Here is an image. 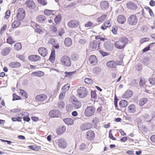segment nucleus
I'll return each mask as SVG.
<instances>
[{"instance_id":"nucleus-17","label":"nucleus","mask_w":155,"mask_h":155,"mask_svg":"<svg viewBox=\"0 0 155 155\" xmlns=\"http://www.w3.org/2000/svg\"><path fill=\"white\" fill-rule=\"evenodd\" d=\"M11 51V48L10 47H6L2 49L1 52V55L2 56H5L8 55Z\"/></svg>"},{"instance_id":"nucleus-16","label":"nucleus","mask_w":155,"mask_h":155,"mask_svg":"<svg viewBox=\"0 0 155 155\" xmlns=\"http://www.w3.org/2000/svg\"><path fill=\"white\" fill-rule=\"evenodd\" d=\"M74 107L76 109H78L80 108L81 106V102L78 100L74 99L72 103Z\"/></svg>"},{"instance_id":"nucleus-54","label":"nucleus","mask_w":155,"mask_h":155,"mask_svg":"<svg viewBox=\"0 0 155 155\" xmlns=\"http://www.w3.org/2000/svg\"><path fill=\"white\" fill-rule=\"evenodd\" d=\"M48 43L50 44L54 45L55 43V41L54 39L51 38L48 40Z\"/></svg>"},{"instance_id":"nucleus-14","label":"nucleus","mask_w":155,"mask_h":155,"mask_svg":"<svg viewBox=\"0 0 155 155\" xmlns=\"http://www.w3.org/2000/svg\"><path fill=\"white\" fill-rule=\"evenodd\" d=\"M28 59L31 61H36L41 59V57L37 55H32L29 56L28 57Z\"/></svg>"},{"instance_id":"nucleus-7","label":"nucleus","mask_w":155,"mask_h":155,"mask_svg":"<svg viewBox=\"0 0 155 155\" xmlns=\"http://www.w3.org/2000/svg\"><path fill=\"white\" fill-rule=\"evenodd\" d=\"M128 24L130 25H135L137 22V16L134 15H131L128 18Z\"/></svg>"},{"instance_id":"nucleus-47","label":"nucleus","mask_w":155,"mask_h":155,"mask_svg":"<svg viewBox=\"0 0 155 155\" xmlns=\"http://www.w3.org/2000/svg\"><path fill=\"white\" fill-rule=\"evenodd\" d=\"M149 39L148 38H141L140 40V43L141 44H142L145 42L148 41H149Z\"/></svg>"},{"instance_id":"nucleus-19","label":"nucleus","mask_w":155,"mask_h":155,"mask_svg":"<svg viewBox=\"0 0 155 155\" xmlns=\"http://www.w3.org/2000/svg\"><path fill=\"white\" fill-rule=\"evenodd\" d=\"M90 46L93 49H96L98 48V45L97 41L94 40L91 41L90 43Z\"/></svg>"},{"instance_id":"nucleus-46","label":"nucleus","mask_w":155,"mask_h":155,"mask_svg":"<svg viewBox=\"0 0 155 155\" xmlns=\"http://www.w3.org/2000/svg\"><path fill=\"white\" fill-rule=\"evenodd\" d=\"M70 86V85L69 84H67L62 87V89L65 90V91H67L69 90Z\"/></svg>"},{"instance_id":"nucleus-33","label":"nucleus","mask_w":155,"mask_h":155,"mask_svg":"<svg viewBox=\"0 0 155 155\" xmlns=\"http://www.w3.org/2000/svg\"><path fill=\"white\" fill-rule=\"evenodd\" d=\"M127 101L124 100L121 101L119 103V105L121 107H125L127 106Z\"/></svg>"},{"instance_id":"nucleus-52","label":"nucleus","mask_w":155,"mask_h":155,"mask_svg":"<svg viewBox=\"0 0 155 155\" xmlns=\"http://www.w3.org/2000/svg\"><path fill=\"white\" fill-rule=\"evenodd\" d=\"M64 105L65 104H64V102H62V101H61V102H59L58 103V107L59 108H63L64 107Z\"/></svg>"},{"instance_id":"nucleus-28","label":"nucleus","mask_w":155,"mask_h":155,"mask_svg":"<svg viewBox=\"0 0 155 155\" xmlns=\"http://www.w3.org/2000/svg\"><path fill=\"white\" fill-rule=\"evenodd\" d=\"M128 111L130 113H134L136 111L135 105L132 104L129 105L128 107Z\"/></svg>"},{"instance_id":"nucleus-59","label":"nucleus","mask_w":155,"mask_h":155,"mask_svg":"<svg viewBox=\"0 0 155 155\" xmlns=\"http://www.w3.org/2000/svg\"><path fill=\"white\" fill-rule=\"evenodd\" d=\"M142 68V65L141 64H138L136 65V69L138 71H140Z\"/></svg>"},{"instance_id":"nucleus-9","label":"nucleus","mask_w":155,"mask_h":155,"mask_svg":"<svg viewBox=\"0 0 155 155\" xmlns=\"http://www.w3.org/2000/svg\"><path fill=\"white\" fill-rule=\"evenodd\" d=\"M47 98V96L44 94H41L36 96L35 100L38 102H42L45 101Z\"/></svg>"},{"instance_id":"nucleus-48","label":"nucleus","mask_w":155,"mask_h":155,"mask_svg":"<svg viewBox=\"0 0 155 155\" xmlns=\"http://www.w3.org/2000/svg\"><path fill=\"white\" fill-rule=\"evenodd\" d=\"M65 91H63L62 92L60 93L59 95V99H63L65 96Z\"/></svg>"},{"instance_id":"nucleus-15","label":"nucleus","mask_w":155,"mask_h":155,"mask_svg":"<svg viewBox=\"0 0 155 155\" xmlns=\"http://www.w3.org/2000/svg\"><path fill=\"white\" fill-rule=\"evenodd\" d=\"M104 46L106 50L110 51L113 48V45L110 41H107L104 42Z\"/></svg>"},{"instance_id":"nucleus-45","label":"nucleus","mask_w":155,"mask_h":155,"mask_svg":"<svg viewBox=\"0 0 155 155\" xmlns=\"http://www.w3.org/2000/svg\"><path fill=\"white\" fill-rule=\"evenodd\" d=\"M104 26L105 27H110L111 25V23L110 20H108L104 23Z\"/></svg>"},{"instance_id":"nucleus-49","label":"nucleus","mask_w":155,"mask_h":155,"mask_svg":"<svg viewBox=\"0 0 155 155\" xmlns=\"http://www.w3.org/2000/svg\"><path fill=\"white\" fill-rule=\"evenodd\" d=\"M12 96L13 97V98L12 99L13 101L20 99L21 98V97H20L17 96L15 94H14Z\"/></svg>"},{"instance_id":"nucleus-62","label":"nucleus","mask_w":155,"mask_h":155,"mask_svg":"<svg viewBox=\"0 0 155 155\" xmlns=\"http://www.w3.org/2000/svg\"><path fill=\"white\" fill-rule=\"evenodd\" d=\"M71 58L73 60L76 61L78 58V56L76 54H73L71 56Z\"/></svg>"},{"instance_id":"nucleus-38","label":"nucleus","mask_w":155,"mask_h":155,"mask_svg":"<svg viewBox=\"0 0 155 155\" xmlns=\"http://www.w3.org/2000/svg\"><path fill=\"white\" fill-rule=\"evenodd\" d=\"M107 15H103L98 18L97 20L98 22H102L106 18Z\"/></svg>"},{"instance_id":"nucleus-27","label":"nucleus","mask_w":155,"mask_h":155,"mask_svg":"<svg viewBox=\"0 0 155 155\" xmlns=\"http://www.w3.org/2000/svg\"><path fill=\"white\" fill-rule=\"evenodd\" d=\"M109 7L108 2L107 1H102L101 2V7L103 9H107Z\"/></svg>"},{"instance_id":"nucleus-34","label":"nucleus","mask_w":155,"mask_h":155,"mask_svg":"<svg viewBox=\"0 0 155 155\" xmlns=\"http://www.w3.org/2000/svg\"><path fill=\"white\" fill-rule=\"evenodd\" d=\"M64 121L68 125H71L73 124V121L72 119L70 118H66L64 119Z\"/></svg>"},{"instance_id":"nucleus-8","label":"nucleus","mask_w":155,"mask_h":155,"mask_svg":"<svg viewBox=\"0 0 155 155\" xmlns=\"http://www.w3.org/2000/svg\"><path fill=\"white\" fill-rule=\"evenodd\" d=\"M93 127L92 124L90 123H85L82 124L80 127L81 130L84 131L85 130L90 129Z\"/></svg>"},{"instance_id":"nucleus-51","label":"nucleus","mask_w":155,"mask_h":155,"mask_svg":"<svg viewBox=\"0 0 155 155\" xmlns=\"http://www.w3.org/2000/svg\"><path fill=\"white\" fill-rule=\"evenodd\" d=\"M7 26L6 25H4L1 28L0 30V33L2 34L6 30Z\"/></svg>"},{"instance_id":"nucleus-53","label":"nucleus","mask_w":155,"mask_h":155,"mask_svg":"<svg viewBox=\"0 0 155 155\" xmlns=\"http://www.w3.org/2000/svg\"><path fill=\"white\" fill-rule=\"evenodd\" d=\"M87 42L86 40L84 39H81L79 41V43L82 45H84Z\"/></svg>"},{"instance_id":"nucleus-29","label":"nucleus","mask_w":155,"mask_h":155,"mask_svg":"<svg viewBox=\"0 0 155 155\" xmlns=\"http://www.w3.org/2000/svg\"><path fill=\"white\" fill-rule=\"evenodd\" d=\"M55 13L56 12L55 10H51L48 9H46L44 11L45 14L48 15H54Z\"/></svg>"},{"instance_id":"nucleus-41","label":"nucleus","mask_w":155,"mask_h":155,"mask_svg":"<svg viewBox=\"0 0 155 155\" xmlns=\"http://www.w3.org/2000/svg\"><path fill=\"white\" fill-rule=\"evenodd\" d=\"M20 93L22 96L24 97L25 98H27L28 97V95L27 93L24 90L20 89Z\"/></svg>"},{"instance_id":"nucleus-30","label":"nucleus","mask_w":155,"mask_h":155,"mask_svg":"<svg viewBox=\"0 0 155 155\" xmlns=\"http://www.w3.org/2000/svg\"><path fill=\"white\" fill-rule=\"evenodd\" d=\"M64 44L67 47L71 46L72 44V41L71 39L69 38H66L64 40Z\"/></svg>"},{"instance_id":"nucleus-24","label":"nucleus","mask_w":155,"mask_h":155,"mask_svg":"<svg viewBox=\"0 0 155 155\" xmlns=\"http://www.w3.org/2000/svg\"><path fill=\"white\" fill-rule=\"evenodd\" d=\"M58 111L56 110H51L49 113V117L51 118L58 117L57 114Z\"/></svg>"},{"instance_id":"nucleus-32","label":"nucleus","mask_w":155,"mask_h":155,"mask_svg":"<svg viewBox=\"0 0 155 155\" xmlns=\"http://www.w3.org/2000/svg\"><path fill=\"white\" fill-rule=\"evenodd\" d=\"M101 71V69L98 67H96L94 68L93 70L92 71L94 74H98L100 73Z\"/></svg>"},{"instance_id":"nucleus-5","label":"nucleus","mask_w":155,"mask_h":155,"mask_svg":"<svg viewBox=\"0 0 155 155\" xmlns=\"http://www.w3.org/2000/svg\"><path fill=\"white\" fill-rule=\"evenodd\" d=\"M56 143L58 147L61 149H64L67 147V143L65 140L64 138H59L56 140Z\"/></svg>"},{"instance_id":"nucleus-36","label":"nucleus","mask_w":155,"mask_h":155,"mask_svg":"<svg viewBox=\"0 0 155 155\" xmlns=\"http://www.w3.org/2000/svg\"><path fill=\"white\" fill-rule=\"evenodd\" d=\"M21 24L20 21H15L12 23V26L13 28H15L18 27Z\"/></svg>"},{"instance_id":"nucleus-55","label":"nucleus","mask_w":155,"mask_h":155,"mask_svg":"<svg viewBox=\"0 0 155 155\" xmlns=\"http://www.w3.org/2000/svg\"><path fill=\"white\" fill-rule=\"evenodd\" d=\"M10 11L9 10H7L5 13V18L6 19H8L10 16Z\"/></svg>"},{"instance_id":"nucleus-26","label":"nucleus","mask_w":155,"mask_h":155,"mask_svg":"<svg viewBox=\"0 0 155 155\" xmlns=\"http://www.w3.org/2000/svg\"><path fill=\"white\" fill-rule=\"evenodd\" d=\"M133 95V92L130 90L126 91L123 96V97L124 98H128L131 97Z\"/></svg>"},{"instance_id":"nucleus-44","label":"nucleus","mask_w":155,"mask_h":155,"mask_svg":"<svg viewBox=\"0 0 155 155\" xmlns=\"http://www.w3.org/2000/svg\"><path fill=\"white\" fill-rule=\"evenodd\" d=\"M145 80L144 78H141L140 81V85L141 87H144Z\"/></svg>"},{"instance_id":"nucleus-56","label":"nucleus","mask_w":155,"mask_h":155,"mask_svg":"<svg viewBox=\"0 0 155 155\" xmlns=\"http://www.w3.org/2000/svg\"><path fill=\"white\" fill-rule=\"evenodd\" d=\"M37 1L39 4H42L43 5H46L47 4V3L45 0H37Z\"/></svg>"},{"instance_id":"nucleus-63","label":"nucleus","mask_w":155,"mask_h":155,"mask_svg":"<svg viewBox=\"0 0 155 155\" xmlns=\"http://www.w3.org/2000/svg\"><path fill=\"white\" fill-rule=\"evenodd\" d=\"M17 57L21 61H23L24 60L25 57L22 55H18L17 56Z\"/></svg>"},{"instance_id":"nucleus-60","label":"nucleus","mask_w":155,"mask_h":155,"mask_svg":"<svg viewBox=\"0 0 155 155\" xmlns=\"http://www.w3.org/2000/svg\"><path fill=\"white\" fill-rule=\"evenodd\" d=\"M86 148V145L84 143H83L81 144L79 148L81 150H84Z\"/></svg>"},{"instance_id":"nucleus-42","label":"nucleus","mask_w":155,"mask_h":155,"mask_svg":"<svg viewBox=\"0 0 155 155\" xmlns=\"http://www.w3.org/2000/svg\"><path fill=\"white\" fill-rule=\"evenodd\" d=\"M7 42L9 44H12L15 43V41L12 37H9L7 39Z\"/></svg>"},{"instance_id":"nucleus-3","label":"nucleus","mask_w":155,"mask_h":155,"mask_svg":"<svg viewBox=\"0 0 155 155\" xmlns=\"http://www.w3.org/2000/svg\"><path fill=\"white\" fill-rule=\"evenodd\" d=\"M95 109L92 106L87 107L84 111V114L86 117H90L93 115L95 112Z\"/></svg>"},{"instance_id":"nucleus-18","label":"nucleus","mask_w":155,"mask_h":155,"mask_svg":"<svg viewBox=\"0 0 155 155\" xmlns=\"http://www.w3.org/2000/svg\"><path fill=\"white\" fill-rule=\"evenodd\" d=\"M66 130V127L62 126L59 127L56 130V132L58 135H61L64 133Z\"/></svg>"},{"instance_id":"nucleus-21","label":"nucleus","mask_w":155,"mask_h":155,"mask_svg":"<svg viewBox=\"0 0 155 155\" xmlns=\"http://www.w3.org/2000/svg\"><path fill=\"white\" fill-rule=\"evenodd\" d=\"M46 18L45 16L43 15H40L36 18V21L39 23H43L46 20Z\"/></svg>"},{"instance_id":"nucleus-25","label":"nucleus","mask_w":155,"mask_h":155,"mask_svg":"<svg viewBox=\"0 0 155 155\" xmlns=\"http://www.w3.org/2000/svg\"><path fill=\"white\" fill-rule=\"evenodd\" d=\"M117 20L119 23L121 24H124L126 21L124 16L122 15H120L118 16Z\"/></svg>"},{"instance_id":"nucleus-61","label":"nucleus","mask_w":155,"mask_h":155,"mask_svg":"<svg viewBox=\"0 0 155 155\" xmlns=\"http://www.w3.org/2000/svg\"><path fill=\"white\" fill-rule=\"evenodd\" d=\"M148 59L147 58L145 57L143 59V63L144 65H147L148 63Z\"/></svg>"},{"instance_id":"nucleus-37","label":"nucleus","mask_w":155,"mask_h":155,"mask_svg":"<svg viewBox=\"0 0 155 155\" xmlns=\"http://www.w3.org/2000/svg\"><path fill=\"white\" fill-rule=\"evenodd\" d=\"M22 48L21 44L20 43H16L14 45V49L17 51L20 50Z\"/></svg>"},{"instance_id":"nucleus-11","label":"nucleus","mask_w":155,"mask_h":155,"mask_svg":"<svg viewBox=\"0 0 155 155\" xmlns=\"http://www.w3.org/2000/svg\"><path fill=\"white\" fill-rule=\"evenodd\" d=\"M38 51L39 54L43 57H45L47 55L48 51L45 48H40L38 49Z\"/></svg>"},{"instance_id":"nucleus-40","label":"nucleus","mask_w":155,"mask_h":155,"mask_svg":"<svg viewBox=\"0 0 155 155\" xmlns=\"http://www.w3.org/2000/svg\"><path fill=\"white\" fill-rule=\"evenodd\" d=\"M147 101V99L146 98H143L139 101V104L142 106Z\"/></svg>"},{"instance_id":"nucleus-64","label":"nucleus","mask_w":155,"mask_h":155,"mask_svg":"<svg viewBox=\"0 0 155 155\" xmlns=\"http://www.w3.org/2000/svg\"><path fill=\"white\" fill-rule=\"evenodd\" d=\"M99 52H100V54H101V55L104 57L105 56H107L108 55V53L107 52L103 51H100Z\"/></svg>"},{"instance_id":"nucleus-43","label":"nucleus","mask_w":155,"mask_h":155,"mask_svg":"<svg viewBox=\"0 0 155 155\" xmlns=\"http://www.w3.org/2000/svg\"><path fill=\"white\" fill-rule=\"evenodd\" d=\"M61 17L60 15H59L57 16L54 19V20L55 23H58L61 21Z\"/></svg>"},{"instance_id":"nucleus-58","label":"nucleus","mask_w":155,"mask_h":155,"mask_svg":"<svg viewBox=\"0 0 155 155\" xmlns=\"http://www.w3.org/2000/svg\"><path fill=\"white\" fill-rule=\"evenodd\" d=\"M93 25V23L91 21H88L85 24V26L87 27H91Z\"/></svg>"},{"instance_id":"nucleus-2","label":"nucleus","mask_w":155,"mask_h":155,"mask_svg":"<svg viewBox=\"0 0 155 155\" xmlns=\"http://www.w3.org/2000/svg\"><path fill=\"white\" fill-rule=\"evenodd\" d=\"M77 95L80 98L85 97L87 94V91L85 87H80L77 90Z\"/></svg>"},{"instance_id":"nucleus-31","label":"nucleus","mask_w":155,"mask_h":155,"mask_svg":"<svg viewBox=\"0 0 155 155\" xmlns=\"http://www.w3.org/2000/svg\"><path fill=\"white\" fill-rule=\"evenodd\" d=\"M55 51L54 49H53L51 50V53L49 60L52 62H53L55 60Z\"/></svg>"},{"instance_id":"nucleus-35","label":"nucleus","mask_w":155,"mask_h":155,"mask_svg":"<svg viewBox=\"0 0 155 155\" xmlns=\"http://www.w3.org/2000/svg\"><path fill=\"white\" fill-rule=\"evenodd\" d=\"M44 74V72L41 71H38L37 72H34L32 73V75H34L38 77H41L43 76Z\"/></svg>"},{"instance_id":"nucleus-1","label":"nucleus","mask_w":155,"mask_h":155,"mask_svg":"<svg viewBox=\"0 0 155 155\" xmlns=\"http://www.w3.org/2000/svg\"><path fill=\"white\" fill-rule=\"evenodd\" d=\"M128 41V40L127 38L125 37L120 38L119 41L115 42L114 45L116 48L118 49H122L124 48L125 45Z\"/></svg>"},{"instance_id":"nucleus-39","label":"nucleus","mask_w":155,"mask_h":155,"mask_svg":"<svg viewBox=\"0 0 155 155\" xmlns=\"http://www.w3.org/2000/svg\"><path fill=\"white\" fill-rule=\"evenodd\" d=\"M35 28H37L35 30V31L36 32L39 34H42L43 33V31L41 29L38 28L39 27V25L38 24H35Z\"/></svg>"},{"instance_id":"nucleus-6","label":"nucleus","mask_w":155,"mask_h":155,"mask_svg":"<svg viewBox=\"0 0 155 155\" xmlns=\"http://www.w3.org/2000/svg\"><path fill=\"white\" fill-rule=\"evenodd\" d=\"M61 64L67 67L71 65V61L69 57L67 56H64L61 58Z\"/></svg>"},{"instance_id":"nucleus-23","label":"nucleus","mask_w":155,"mask_h":155,"mask_svg":"<svg viewBox=\"0 0 155 155\" xmlns=\"http://www.w3.org/2000/svg\"><path fill=\"white\" fill-rule=\"evenodd\" d=\"M106 65L108 68H116L117 64L114 61H111L107 62Z\"/></svg>"},{"instance_id":"nucleus-20","label":"nucleus","mask_w":155,"mask_h":155,"mask_svg":"<svg viewBox=\"0 0 155 155\" xmlns=\"http://www.w3.org/2000/svg\"><path fill=\"white\" fill-rule=\"evenodd\" d=\"M8 65L10 67L14 68L20 67L21 66V64L18 62H13L9 63Z\"/></svg>"},{"instance_id":"nucleus-4","label":"nucleus","mask_w":155,"mask_h":155,"mask_svg":"<svg viewBox=\"0 0 155 155\" xmlns=\"http://www.w3.org/2000/svg\"><path fill=\"white\" fill-rule=\"evenodd\" d=\"M25 16V13L24 10L22 8H19L16 14L17 19L19 21H22Z\"/></svg>"},{"instance_id":"nucleus-22","label":"nucleus","mask_w":155,"mask_h":155,"mask_svg":"<svg viewBox=\"0 0 155 155\" xmlns=\"http://www.w3.org/2000/svg\"><path fill=\"white\" fill-rule=\"evenodd\" d=\"M26 5L27 6L31 9L34 8L35 4L33 0H27L26 2Z\"/></svg>"},{"instance_id":"nucleus-13","label":"nucleus","mask_w":155,"mask_h":155,"mask_svg":"<svg viewBox=\"0 0 155 155\" xmlns=\"http://www.w3.org/2000/svg\"><path fill=\"white\" fill-rule=\"evenodd\" d=\"M89 61L90 63L93 65H96L97 63V58L94 55L90 56L89 58Z\"/></svg>"},{"instance_id":"nucleus-10","label":"nucleus","mask_w":155,"mask_h":155,"mask_svg":"<svg viewBox=\"0 0 155 155\" xmlns=\"http://www.w3.org/2000/svg\"><path fill=\"white\" fill-rule=\"evenodd\" d=\"M79 25V22L77 20H71L69 21L68 23V26L71 28H75L77 27Z\"/></svg>"},{"instance_id":"nucleus-50","label":"nucleus","mask_w":155,"mask_h":155,"mask_svg":"<svg viewBox=\"0 0 155 155\" xmlns=\"http://www.w3.org/2000/svg\"><path fill=\"white\" fill-rule=\"evenodd\" d=\"M149 82L150 84L152 85L155 84V78H150L149 80Z\"/></svg>"},{"instance_id":"nucleus-57","label":"nucleus","mask_w":155,"mask_h":155,"mask_svg":"<svg viewBox=\"0 0 155 155\" xmlns=\"http://www.w3.org/2000/svg\"><path fill=\"white\" fill-rule=\"evenodd\" d=\"M92 80L89 78H87L84 80L85 82L87 84H90L92 83Z\"/></svg>"},{"instance_id":"nucleus-12","label":"nucleus","mask_w":155,"mask_h":155,"mask_svg":"<svg viewBox=\"0 0 155 155\" xmlns=\"http://www.w3.org/2000/svg\"><path fill=\"white\" fill-rule=\"evenodd\" d=\"M87 138L89 140H92L95 137L94 133L92 130H90L87 132L86 134Z\"/></svg>"}]
</instances>
